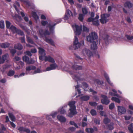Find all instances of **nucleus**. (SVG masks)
I'll return each mask as SVG.
<instances>
[{
	"label": "nucleus",
	"instance_id": "c756f323",
	"mask_svg": "<svg viewBox=\"0 0 133 133\" xmlns=\"http://www.w3.org/2000/svg\"><path fill=\"white\" fill-rule=\"evenodd\" d=\"M64 107H62L61 108L59 109L58 110V112H59L61 114H64L65 112V111L64 109Z\"/></svg>",
	"mask_w": 133,
	"mask_h": 133
},
{
	"label": "nucleus",
	"instance_id": "0e129e2a",
	"mask_svg": "<svg viewBox=\"0 0 133 133\" xmlns=\"http://www.w3.org/2000/svg\"><path fill=\"white\" fill-rule=\"evenodd\" d=\"M94 20H95V19L93 18L92 17H90L88 19L87 21L89 22H92V21Z\"/></svg>",
	"mask_w": 133,
	"mask_h": 133
},
{
	"label": "nucleus",
	"instance_id": "2eb2a0df",
	"mask_svg": "<svg viewBox=\"0 0 133 133\" xmlns=\"http://www.w3.org/2000/svg\"><path fill=\"white\" fill-rule=\"evenodd\" d=\"M117 108V111L118 114H124L126 112V109L123 107L118 106Z\"/></svg>",
	"mask_w": 133,
	"mask_h": 133
},
{
	"label": "nucleus",
	"instance_id": "e2e57ef3",
	"mask_svg": "<svg viewBox=\"0 0 133 133\" xmlns=\"http://www.w3.org/2000/svg\"><path fill=\"white\" fill-rule=\"evenodd\" d=\"M100 114L102 116H104V117H106L107 115L105 114V112L103 111H100L99 112Z\"/></svg>",
	"mask_w": 133,
	"mask_h": 133
},
{
	"label": "nucleus",
	"instance_id": "dca6fc26",
	"mask_svg": "<svg viewBox=\"0 0 133 133\" xmlns=\"http://www.w3.org/2000/svg\"><path fill=\"white\" fill-rule=\"evenodd\" d=\"M80 97V99L82 101H86L88 100L90 98L89 96L87 95L83 96L79 95L77 96V97Z\"/></svg>",
	"mask_w": 133,
	"mask_h": 133
},
{
	"label": "nucleus",
	"instance_id": "9d476101",
	"mask_svg": "<svg viewBox=\"0 0 133 133\" xmlns=\"http://www.w3.org/2000/svg\"><path fill=\"white\" fill-rule=\"evenodd\" d=\"M82 54L84 56H87L90 58L92 56V52L89 49L86 48L83 49L82 52Z\"/></svg>",
	"mask_w": 133,
	"mask_h": 133
},
{
	"label": "nucleus",
	"instance_id": "864d4df0",
	"mask_svg": "<svg viewBox=\"0 0 133 133\" xmlns=\"http://www.w3.org/2000/svg\"><path fill=\"white\" fill-rule=\"evenodd\" d=\"M115 105L114 103H112L111 104L109 105V108L110 109H112L114 107Z\"/></svg>",
	"mask_w": 133,
	"mask_h": 133
},
{
	"label": "nucleus",
	"instance_id": "680f3d73",
	"mask_svg": "<svg viewBox=\"0 0 133 133\" xmlns=\"http://www.w3.org/2000/svg\"><path fill=\"white\" fill-rule=\"evenodd\" d=\"M24 54H25L27 55L28 56H32V54L29 51H26L24 53Z\"/></svg>",
	"mask_w": 133,
	"mask_h": 133
},
{
	"label": "nucleus",
	"instance_id": "e433bc0d",
	"mask_svg": "<svg viewBox=\"0 0 133 133\" xmlns=\"http://www.w3.org/2000/svg\"><path fill=\"white\" fill-rule=\"evenodd\" d=\"M111 99L112 101H114L116 102L119 103L120 102V100L118 98L112 97L111 98Z\"/></svg>",
	"mask_w": 133,
	"mask_h": 133
},
{
	"label": "nucleus",
	"instance_id": "338daca9",
	"mask_svg": "<svg viewBox=\"0 0 133 133\" xmlns=\"http://www.w3.org/2000/svg\"><path fill=\"white\" fill-rule=\"evenodd\" d=\"M31 52L32 53H35L37 52V50L36 49H32L31 50Z\"/></svg>",
	"mask_w": 133,
	"mask_h": 133
},
{
	"label": "nucleus",
	"instance_id": "09e8293b",
	"mask_svg": "<svg viewBox=\"0 0 133 133\" xmlns=\"http://www.w3.org/2000/svg\"><path fill=\"white\" fill-rule=\"evenodd\" d=\"M91 114L92 116H94L96 115V110L94 109H92L90 111Z\"/></svg>",
	"mask_w": 133,
	"mask_h": 133
},
{
	"label": "nucleus",
	"instance_id": "6e6552de",
	"mask_svg": "<svg viewBox=\"0 0 133 133\" xmlns=\"http://www.w3.org/2000/svg\"><path fill=\"white\" fill-rule=\"evenodd\" d=\"M39 58L40 60H44L45 62L48 61L52 63H54L55 61L54 59L50 56H48L44 55V56H39Z\"/></svg>",
	"mask_w": 133,
	"mask_h": 133
},
{
	"label": "nucleus",
	"instance_id": "2f4dec72",
	"mask_svg": "<svg viewBox=\"0 0 133 133\" xmlns=\"http://www.w3.org/2000/svg\"><path fill=\"white\" fill-rule=\"evenodd\" d=\"M29 58L27 56H25L23 57V60L26 63L28 64Z\"/></svg>",
	"mask_w": 133,
	"mask_h": 133
},
{
	"label": "nucleus",
	"instance_id": "39448f33",
	"mask_svg": "<svg viewBox=\"0 0 133 133\" xmlns=\"http://www.w3.org/2000/svg\"><path fill=\"white\" fill-rule=\"evenodd\" d=\"M82 68V66L77 65L76 62L74 63V64L70 62L66 65L65 67L64 70L67 71H69V69H72L74 70H81Z\"/></svg>",
	"mask_w": 133,
	"mask_h": 133
},
{
	"label": "nucleus",
	"instance_id": "4d7b16f0",
	"mask_svg": "<svg viewBox=\"0 0 133 133\" xmlns=\"http://www.w3.org/2000/svg\"><path fill=\"white\" fill-rule=\"evenodd\" d=\"M16 52V50L14 49H12L10 50V52L12 56H14Z\"/></svg>",
	"mask_w": 133,
	"mask_h": 133
},
{
	"label": "nucleus",
	"instance_id": "58836bf2",
	"mask_svg": "<svg viewBox=\"0 0 133 133\" xmlns=\"http://www.w3.org/2000/svg\"><path fill=\"white\" fill-rule=\"evenodd\" d=\"M14 74L15 71L12 70H11L8 72V76H11L13 75Z\"/></svg>",
	"mask_w": 133,
	"mask_h": 133
},
{
	"label": "nucleus",
	"instance_id": "6ab92c4d",
	"mask_svg": "<svg viewBox=\"0 0 133 133\" xmlns=\"http://www.w3.org/2000/svg\"><path fill=\"white\" fill-rule=\"evenodd\" d=\"M18 130L21 132H25L26 133H30V130L28 129L23 127H20L18 128Z\"/></svg>",
	"mask_w": 133,
	"mask_h": 133
},
{
	"label": "nucleus",
	"instance_id": "412c9836",
	"mask_svg": "<svg viewBox=\"0 0 133 133\" xmlns=\"http://www.w3.org/2000/svg\"><path fill=\"white\" fill-rule=\"evenodd\" d=\"M104 76L105 78L107 81L108 83L109 84H110L111 86H113V84L112 83H111L110 81L109 77L108 76V75L105 72H104Z\"/></svg>",
	"mask_w": 133,
	"mask_h": 133
},
{
	"label": "nucleus",
	"instance_id": "3c124183",
	"mask_svg": "<svg viewBox=\"0 0 133 133\" xmlns=\"http://www.w3.org/2000/svg\"><path fill=\"white\" fill-rule=\"evenodd\" d=\"M125 37L127 39L129 40H131L133 39V36H130L128 35H126Z\"/></svg>",
	"mask_w": 133,
	"mask_h": 133
},
{
	"label": "nucleus",
	"instance_id": "cd10ccee",
	"mask_svg": "<svg viewBox=\"0 0 133 133\" xmlns=\"http://www.w3.org/2000/svg\"><path fill=\"white\" fill-rule=\"evenodd\" d=\"M132 4L129 2H126L124 4L125 7L126 8H130L132 7Z\"/></svg>",
	"mask_w": 133,
	"mask_h": 133
},
{
	"label": "nucleus",
	"instance_id": "a211bd4d",
	"mask_svg": "<svg viewBox=\"0 0 133 133\" xmlns=\"http://www.w3.org/2000/svg\"><path fill=\"white\" fill-rule=\"evenodd\" d=\"M57 118L58 120L61 122H65L66 121V118L62 116L58 115L57 116Z\"/></svg>",
	"mask_w": 133,
	"mask_h": 133
},
{
	"label": "nucleus",
	"instance_id": "13d9d810",
	"mask_svg": "<svg viewBox=\"0 0 133 133\" xmlns=\"http://www.w3.org/2000/svg\"><path fill=\"white\" fill-rule=\"evenodd\" d=\"M28 62V64H30L34 63L35 62V61L34 60H33L32 59H31L30 60H29V59Z\"/></svg>",
	"mask_w": 133,
	"mask_h": 133
},
{
	"label": "nucleus",
	"instance_id": "ea45409f",
	"mask_svg": "<svg viewBox=\"0 0 133 133\" xmlns=\"http://www.w3.org/2000/svg\"><path fill=\"white\" fill-rule=\"evenodd\" d=\"M110 95L112 96H116L120 98H122V97L119 96L117 94L113 93L112 92H110L109 93Z\"/></svg>",
	"mask_w": 133,
	"mask_h": 133
},
{
	"label": "nucleus",
	"instance_id": "393cba45",
	"mask_svg": "<svg viewBox=\"0 0 133 133\" xmlns=\"http://www.w3.org/2000/svg\"><path fill=\"white\" fill-rule=\"evenodd\" d=\"M132 120L133 121V117L132 118ZM133 124H130L128 127V129L131 133H133Z\"/></svg>",
	"mask_w": 133,
	"mask_h": 133
},
{
	"label": "nucleus",
	"instance_id": "774afa93",
	"mask_svg": "<svg viewBox=\"0 0 133 133\" xmlns=\"http://www.w3.org/2000/svg\"><path fill=\"white\" fill-rule=\"evenodd\" d=\"M69 130L71 131H73L75 130V128L73 127H71L69 128Z\"/></svg>",
	"mask_w": 133,
	"mask_h": 133
},
{
	"label": "nucleus",
	"instance_id": "49530a36",
	"mask_svg": "<svg viewBox=\"0 0 133 133\" xmlns=\"http://www.w3.org/2000/svg\"><path fill=\"white\" fill-rule=\"evenodd\" d=\"M92 24L96 26H98L99 23L98 20H94L92 21Z\"/></svg>",
	"mask_w": 133,
	"mask_h": 133
},
{
	"label": "nucleus",
	"instance_id": "37998d69",
	"mask_svg": "<svg viewBox=\"0 0 133 133\" xmlns=\"http://www.w3.org/2000/svg\"><path fill=\"white\" fill-rule=\"evenodd\" d=\"M4 27V21L1 20L0 21V28H3Z\"/></svg>",
	"mask_w": 133,
	"mask_h": 133
},
{
	"label": "nucleus",
	"instance_id": "69168bd1",
	"mask_svg": "<svg viewBox=\"0 0 133 133\" xmlns=\"http://www.w3.org/2000/svg\"><path fill=\"white\" fill-rule=\"evenodd\" d=\"M21 42L22 43H25V42L24 37H23L21 38Z\"/></svg>",
	"mask_w": 133,
	"mask_h": 133
},
{
	"label": "nucleus",
	"instance_id": "f257e3e1",
	"mask_svg": "<svg viewBox=\"0 0 133 133\" xmlns=\"http://www.w3.org/2000/svg\"><path fill=\"white\" fill-rule=\"evenodd\" d=\"M58 67V65L55 63H52L50 65L44 70H42L39 68L36 69V67L34 66H27L26 68V74H28L29 72L30 74H35L37 73H40L44 71L55 70Z\"/></svg>",
	"mask_w": 133,
	"mask_h": 133
},
{
	"label": "nucleus",
	"instance_id": "7ed1b4c3",
	"mask_svg": "<svg viewBox=\"0 0 133 133\" xmlns=\"http://www.w3.org/2000/svg\"><path fill=\"white\" fill-rule=\"evenodd\" d=\"M39 34L43 37L44 40L47 43H50L51 45L54 46V42L51 39H49L46 37V36L49 35L50 33L48 30H46L45 31L43 32V30L41 29L39 31Z\"/></svg>",
	"mask_w": 133,
	"mask_h": 133
},
{
	"label": "nucleus",
	"instance_id": "72a5a7b5",
	"mask_svg": "<svg viewBox=\"0 0 133 133\" xmlns=\"http://www.w3.org/2000/svg\"><path fill=\"white\" fill-rule=\"evenodd\" d=\"M94 82L95 83H96L97 84L102 85V84L104 83V82L103 81H100L98 79H96L94 81Z\"/></svg>",
	"mask_w": 133,
	"mask_h": 133
},
{
	"label": "nucleus",
	"instance_id": "79ce46f5",
	"mask_svg": "<svg viewBox=\"0 0 133 133\" xmlns=\"http://www.w3.org/2000/svg\"><path fill=\"white\" fill-rule=\"evenodd\" d=\"M84 15L82 14H79V15L78 18L81 21H82L83 19Z\"/></svg>",
	"mask_w": 133,
	"mask_h": 133
},
{
	"label": "nucleus",
	"instance_id": "473e14b6",
	"mask_svg": "<svg viewBox=\"0 0 133 133\" xmlns=\"http://www.w3.org/2000/svg\"><path fill=\"white\" fill-rule=\"evenodd\" d=\"M9 57V55L8 54H6L4 55H3L2 57V58L3 60L4 61V62L7 60Z\"/></svg>",
	"mask_w": 133,
	"mask_h": 133
},
{
	"label": "nucleus",
	"instance_id": "5fc2aeb1",
	"mask_svg": "<svg viewBox=\"0 0 133 133\" xmlns=\"http://www.w3.org/2000/svg\"><path fill=\"white\" fill-rule=\"evenodd\" d=\"M70 124L71 125H74L77 128H78L77 125L73 121H70Z\"/></svg>",
	"mask_w": 133,
	"mask_h": 133
},
{
	"label": "nucleus",
	"instance_id": "1a4fd4ad",
	"mask_svg": "<svg viewBox=\"0 0 133 133\" xmlns=\"http://www.w3.org/2000/svg\"><path fill=\"white\" fill-rule=\"evenodd\" d=\"M70 73L71 75V76L73 79L76 80L78 83V81H79L82 80L83 79L81 78L82 75H81L80 74L78 73L77 75L75 74H74L73 73H72L71 72H70Z\"/></svg>",
	"mask_w": 133,
	"mask_h": 133
},
{
	"label": "nucleus",
	"instance_id": "de8ad7c7",
	"mask_svg": "<svg viewBox=\"0 0 133 133\" xmlns=\"http://www.w3.org/2000/svg\"><path fill=\"white\" fill-rule=\"evenodd\" d=\"M83 31L84 32H88L89 31V29L84 25L83 28Z\"/></svg>",
	"mask_w": 133,
	"mask_h": 133
},
{
	"label": "nucleus",
	"instance_id": "c03bdc74",
	"mask_svg": "<svg viewBox=\"0 0 133 133\" xmlns=\"http://www.w3.org/2000/svg\"><path fill=\"white\" fill-rule=\"evenodd\" d=\"M6 27L8 29L10 28L11 25V23L8 21H6Z\"/></svg>",
	"mask_w": 133,
	"mask_h": 133
},
{
	"label": "nucleus",
	"instance_id": "7c9ffc66",
	"mask_svg": "<svg viewBox=\"0 0 133 133\" xmlns=\"http://www.w3.org/2000/svg\"><path fill=\"white\" fill-rule=\"evenodd\" d=\"M9 116L11 120L13 121H15V118L13 115L11 113L9 114Z\"/></svg>",
	"mask_w": 133,
	"mask_h": 133
},
{
	"label": "nucleus",
	"instance_id": "8fccbe9b",
	"mask_svg": "<svg viewBox=\"0 0 133 133\" xmlns=\"http://www.w3.org/2000/svg\"><path fill=\"white\" fill-rule=\"evenodd\" d=\"M79 87V85H78L76 86L75 87V89L78 92V94H80L81 93V90H79L78 88Z\"/></svg>",
	"mask_w": 133,
	"mask_h": 133
},
{
	"label": "nucleus",
	"instance_id": "b1692460",
	"mask_svg": "<svg viewBox=\"0 0 133 133\" xmlns=\"http://www.w3.org/2000/svg\"><path fill=\"white\" fill-rule=\"evenodd\" d=\"M14 6L17 12L19 14V11H18V9L17 8V6H18V7H19L20 6V5L19 3L17 1H16L15 2V3L14 5Z\"/></svg>",
	"mask_w": 133,
	"mask_h": 133
},
{
	"label": "nucleus",
	"instance_id": "a19ab883",
	"mask_svg": "<svg viewBox=\"0 0 133 133\" xmlns=\"http://www.w3.org/2000/svg\"><path fill=\"white\" fill-rule=\"evenodd\" d=\"M110 121V119L108 118H105L104 119L103 122L104 124H107Z\"/></svg>",
	"mask_w": 133,
	"mask_h": 133
},
{
	"label": "nucleus",
	"instance_id": "f03ea898",
	"mask_svg": "<svg viewBox=\"0 0 133 133\" xmlns=\"http://www.w3.org/2000/svg\"><path fill=\"white\" fill-rule=\"evenodd\" d=\"M98 36L97 34L95 32H92L87 37V40L90 42L92 43L91 45V49L92 50H96L97 48V44L94 40L97 39Z\"/></svg>",
	"mask_w": 133,
	"mask_h": 133
},
{
	"label": "nucleus",
	"instance_id": "5701e85b",
	"mask_svg": "<svg viewBox=\"0 0 133 133\" xmlns=\"http://www.w3.org/2000/svg\"><path fill=\"white\" fill-rule=\"evenodd\" d=\"M31 14L32 16L36 21L39 19V17L35 12H32Z\"/></svg>",
	"mask_w": 133,
	"mask_h": 133
},
{
	"label": "nucleus",
	"instance_id": "603ef678",
	"mask_svg": "<svg viewBox=\"0 0 133 133\" xmlns=\"http://www.w3.org/2000/svg\"><path fill=\"white\" fill-rule=\"evenodd\" d=\"M89 104L92 106H95L97 105V103L95 102H89Z\"/></svg>",
	"mask_w": 133,
	"mask_h": 133
},
{
	"label": "nucleus",
	"instance_id": "c9c22d12",
	"mask_svg": "<svg viewBox=\"0 0 133 133\" xmlns=\"http://www.w3.org/2000/svg\"><path fill=\"white\" fill-rule=\"evenodd\" d=\"M27 37V40L28 42L30 43L31 44H34L35 45H36V44H35V43L29 37H28V36H26Z\"/></svg>",
	"mask_w": 133,
	"mask_h": 133
},
{
	"label": "nucleus",
	"instance_id": "4c0bfd02",
	"mask_svg": "<svg viewBox=\"0 0 133 133\" xmlns=\"http://www.w3.org/2000/svg\"><path fill=\"white\" fill-rule=\"evenodd\" d=\"M86 131L89 133H93L94 131V130L92 128H87L85 130Z\"/></svg>",
	"mask_w": 133,
	"mask_h": 133
},
{
	"label": "nucleus",
	"instance_id": "6e6d98bb",
	"mask_svg": "<svg viewBox=\"0 0 133 133\" xmlns=\"http://www.w3.org/2000/svg\"><path fill=\"white\" fill-rule=\"evenodd\" d=\"M94 122L97 124H100V121L99 119H95L94 120Z\"/></svg>",
	"mask_w": 133,
	"mask_h": 133
},
{
	"label": "nucleus",
	"instance_id": "f3484780",
	"mask_svg": "<svg viewBox=\"0 0 133 133\" xmlns=\"http://www.w3.org/2000/svg\"><path fill=\"white\" fill-rule=\"evenodd\" d=\"M57 114V112L55 111L54 112L52 113L51 115H46V118L50 121H51V118L50 117L51 116L53 118H54L55 117L56 115Z\"/></svg>",
	"mask_w": 133,
	"mask_h": 133
},
{
	"label": "nucleus",
	"instance_id": "c85d7f7f",
	"mask_svg": "<svg viewBox=\"0 0 133 133\" xmlns=\"http://www.w3.org/2000/svg\"><path fill=\"white\" fill-rule=\"evenodd\" d=\"M114 123H111L108 125L107 128L110 130H112L114 129Z\"/></svg>",
	"mask_w": 133,
	"mask_h": 133
},
{
	"label": "nucleus",
	"instance_id": "bf43d9fd",
	"mask_svg": "<svg viewBox=\"0 0 133 133\" xmlns=\"http://www.w3.org/2000/svg\"><path fill=\"white\" fill-rule=\"evenodd\" d=\"M103 37H105V38H104V39L105 41V42H106L107 41H108V38L109 37L108 35H103Z\"/></svg>",
	"mask_w": 133,
	"mask_h": 133
},
{
	"label": "nucleus",
	"instance_id": "4be33fe9",
	"mask_svg": "<svg viewBox=\"0 0 133 133\" xmlns=\"http://www.w3.org/2000/svg\"><path fill=\"white\" fill-rule=\"evenodd\" d=\"M14 48L15 49L19 50H21L22 49L23 46L21 44L18 43L15 45Z\"/></svg>",
	"mask_w": 133,
	"mask_h": 133
},
{
	"label": "nucleus",
	"instance_id": "0eeeda50",
	"mask_svg": "<svg viewBox=\"0 0 133 133\" xmlns=\"http://www.w3.org/2000/svg\"><path fill=\"white\" fill-rule=\"evenodd\" d=\"M74 33L76 35H79L81 33L82 31V25L78 26L76 24L72 25V26Z\"/></svg>",
	"mask_w": 133,
	"mask_h": 133
},
{
	"label": "nucleus",
	"instance_id": "f8f14e48",
	"mask_svg": "<svg viewBox=\"0 0 133 133\" xmlns=\"http://www.w3.org/2000/svg\"><path fill=\"white\" fill-rule=\"evenodd\" d=\"M81 44L78 42V38L76 36H75L74 39V42L73 47L74 49H76L79 48Z\"/></svg>",
	"mask_w": 133,
	"mask_h": 133
},
{
	"label": "nucleus",
	"instance_id": "052dcab7",
	"mask_svg": "<svg viewBox=\"0 0 133 133\" xmlns=\"http://www.w3.org/2000/svg\"><path fill=\"white\" fill-rule=\"evenodd\" d=\"M97 108L98 109L102 110L103 109V107L102 105H98L97 107Z\"/></svg>",
	"mask_w": 133,
	"mask_h": 133
},
{
	"label": "nucleus",
	"instance_id": "bb28decb",
	"mask_svg": "<svg viewBox=\"0 0 133 133\" xmlns=\"http://www.w3.org/2000/svg\"><path fill=\"white\" fill-rule=\"evenodd\" d=\"M10 45V43L6 42L2 43L1 45V46L2 48H6L8 47Z\"/></svg>",
	"mask_w": 133,
	"mask_h": 133
},
{
	"label": "nucleus",
	"instance_id": "f704fd0d",
	"mask_svg": "<svg viewBox=\"0 0 133 133\" xmlns=\"http://www.w3.org/2000/svg\"><path fill=\"white\" fill-rule=\"evenodd\" d=\"M82 11L83 15H86L88 13V11L86 8H82Z\"/></svg>",
	"mask_w": 133,
	"mask_h": 133
},
{
	"label": "nucleus",
	"instance_id": "a878e982",
	"mask_svg": "<svg viewBox=\"0 0 133 133\" xmlns=\"http://www.w3.org/2000/svg\"><path fill=\"white\" fill-rule=\"evenodd\" d=\"M9 29L11 30L14 33H16V32L18 29L16 27L14 26L13 25H11Z\"/></svg>",
	"mask_w": 133,
	"mask_h": 133
},
{
	"label": "nucleus",
	"instance_id": "ddd939ff",
	"mask_svg": "<svg viewBox=\"0 0 133 133\" xmlns=\"http://www.w3.org/2000/svg\"><path fill=\"white\" fill-rule=\"evenodd\" d=\"M73 16L72 12L69 10L66 9V12L64 17L65 20H67L69 19L70 18Z\"/></svg>",
	"mask_w": 133,
	"mask_h": 133
},
{
	"label": "nucleus",
	"instance_id": "20e7f679",
	"mask_svg": "<svg viewBox=\"0 0 133 133\" xmlns=\"http://www.w3.org/2000/svg\"><path fill=\"white\" fill-rule=\"evenodd\" d=\"M76 102L75 101H71L68 104L70 106L69 110L70 112L69 113L68 116L71 117L73 115L76 114L77 112L76 110V107L75 105Z\"/></svg>",
	"mask_w": 133,
	"mask_h": 133
},
{
	"label": "nucleus",
	"instance_id": "a18cd8bd",
	"mask_svg": "<svg viewBox=\"0 0 133 133\" xmlns=\"http://www.w3.org/2000/svg\"><path fill=\"white\" fill-rule=\"evenodd\" d=\"M16 33H17L18 34L20 35L21 36H23L24 34L23 32L22 31L18 29H17Z\"/></svg>",
	"mask_w": 133,
	"mask_h": 133
},
{
	"label": "nucleus",
	"instance_id": "423d86ee",
	"mask_svg": "<svg viewBox=\"0 0 133 133\" xmlns=\"http://www.w3.org/2000/svg\"><path fill=\"white\" fill-rule=\"evenodd\" d=\"M42 25L43 26L47 25V26L49 27L50 30L51 32L53 33L54 32L55 26L56 25V24L53 23L51 22H48L47 21H42L41 22Z\"/></svg>",
	"mask_w": 133,
	"mask_h": 133
},
{
	"label": "nucleus",
	"instance_id": "aec40b11",
	"mask_svg": "<svg viewBox=\"0 0 133 133\" xmlns=\"http://www.w3.org/2000/svg\"><path fill=\"white\" fill-rule=\"evenodd\" d=\"M38 49L39 54L41 55L40 56H44L46 54L45 50L43 49L41 47H39Z\"/></svg>",
	"mask_w": 133,
	"mask_h": 133
},
{
	"label": "nucleus",
	"instance_id": "9b49d317",
	"mask_svg": "<svg viewBox=\"0 0 133 133\" xmlns=\"http://www.w3.org/2000/svg\"><path fill=\"white\" fill-rule=\"evenodd\" d=\"M110 16V15L108 14H103L101 15V18L100 21L102 24L106 23L108 21V20L107 19Z\"/></svg>",
	"mask_w": 133,
	"mask_h": 133
},
{
	"label": "nucleus",
	"instance_id": "4468645a",
	"mask_svg": "<svg viewBox=\"0 0 133 133\" xmlns=\"http://www.w3.org/2000/svg\"><path fill=\"white\" fill-rule=\"evenodd\" d=\"M101 96L103 99L101 100V103L107 105L109 103L110 101L108 99V97L105 95H101Z\"/></svg>",
	"mask_w": 133,
	"mask_h": 133
}]
</instances>
